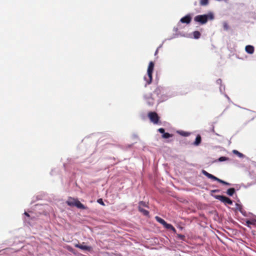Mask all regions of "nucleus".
<instances>
[{
  "instance_id": "obj_17",
  "label": "nucleus",
  "mask_w": 256,
  "mask_h": 256,
  "mask_svg": "<svg viewBox=\"0 0 256 256\" xmlns=\"http://www.w3.org/2000/svg\"><path fill=\"white\" fill-rule=\"evenodd\" d=\"M200 33L198 31H194L192 32L193 38L194 39H198L200 36Z\"/></svg>"
},
{
  "instance_id": "obj_15",
  "label": "nucleus",
  "mask_w": 256,
  "mask_h": 256,
  "mask_svg": "<svg viewBox=\"0 0 256 256\" xmlns=\"http://www.w3.org/2000/svg\"><path fill=\"white\" fill-rule=\"evenodd\" d=\"M75 206H76L78 208L84 210L86 209V207L84 206L82 204L79 200H77V202L76 203Z\"/></svg>"
},
{
  "instance_id": "obj_4",
  "label": "nucleus",
  "mask_w": 256,
  "mask_h": 256,
  "mask_svg": "<svg viewBox=\"0 0 256 256\" xmlns=\"http://www.w3.org/2000/svg\"><path fill=\"white\" fill-rule=\"evenodd\" d=\"M156 94H154V92L153 93H150L148 94H145L144 95V98L146 102V103L148 106H153L156 100V98L155 96Z\"/></svg>"
},
{
  "instance_id": "obj_13",
  "label": "nucleus",
  "mask_w": 256,
  "mask_h": 256,
  "mask_svg": "<svg viewBox=\"0 0 256 256\" xmlns=\"http://www.w3.org/2000/svg\"><path fill=\"white\" fill-rule=\"evenodd\" d=\"M201 141H202L201 136L200 134H198L196 136L195 141L194 142L193 144H194V145L196 146H198L200 144Z\"/></svg>"
},
{
  "instance_id": "obj_28",
  "label": "nucleus",
  "mask_w": 256,
  "mask_h": 256,
  "mask_svg": "<svg viewBox=\"0 0 256 256\" xmlns=\"http://www.w3.org/2000/svg\"><path fill=\"white\" fill-rule=\"evenodd\" d=\"M225 87L224 86H222V84L220 85V91L222 94L224 93V91Z\"/></svg>"
},
{
  "instance_id": "obj_14",
  "label": "nucleus",
  "mask_w": 256,
  "mask_h": 256,
  "mask_svg": "<svg viewBox=\"0 0 256 256\" xmlns=\"http://www.w3.org/2000/svg\"><path fill=\"white\" fill-rule=\"evenodd\" d=\"M177 133L180 134V136H188L190 135V133L189 132H184L182 130H178Z\"/></svg>"
},
{
  "instance_id": "obj_23",
  "label": "nucleus",
  "mask_w": 256,
  "mask_h": 256,
  "mask_svg": "<svg viewBox=\"0 0 256 256\" xmlns=\"http://www.w3.org/2000/svg\"><path fill=\"white\" fill-rule=\"evenodd\" d=\"M155 218L157 220V222H160L164 226V224L166 222V221L164 220L158 216H156Z\"/></svg>"
},
{
  "instance_id": "obj_26",
  "label": "nucleus",
  "mask_w": 256,
  "mask_h": 256,
  "mask_svg": "<svg viewBox=\"0 0 256 256\" xmlns=\"http://www.w3.org/2000/svg\"><path fill=\"white\" fill-rule=\"evenodd\" d=\"M223 28L226 30H228L229 26L226 22H223Z\"/></svg>"
},
{
  "instance_id": "obj_24",
  "label": "nucleus",
  "mask_w": 256,
  "mask_h": 256,
  "mask_svg": "<svg viewBox=\"0 0 256 256\" xmlns=\"http://www.w3.org/2000/svg\"><path fill=\"white\" fill-rule=\"evenodd\" d=\"M172 134H170L168 132H165L162 135V138H168L170 137H172Z\"/></svg>"
},
{
  "instance_id": "obj_34",
  "label": "nucleus",
  "mask_w": 256,
  "mask_h": 256,
  "mask_svg": "<svg viewBox=\"0 0 256 256\" xmlns=\"http://www.w3.org/2000/svg\"><path fill=\"white\" fill-rule=\"evenodd\" d=\"M173 30H174V32H176L178 30V28H176V27H174V29H173Z\"/></svg>"
},
{
  "instance_id": "obj_38",
  "label": "nucleus",
  "mask_w": 256,
  "mask_h": 256,
  "mask_svg": "<svg viewBox=\"0 0 256 256\" xmlns=\"http://www.w3.org/2000/svg\"><path fill=\"white\" fill-rule=\"evenodd\" d=\"M219 192V190H212V192Z\"/></svg>"
},
{
  "instance_id": "obj_11",
  "label": "nucleus",
  "mask_w": 256,
  "mask_h": 256,
  "mask_svg": "<svg viewBox=\"0 0 256 256\" xmlns=\"http://www.w3.org/2000/svg\"><path fill=\"white\" fill-rule=\"evenodd\" d=\"M77 200H78L76 199L70 198L66 201V203L70 206H75L76 203L77 202Z\"/></svg>"
},
{
  "instance_id": "obj_27",
  "label": "nucleus",
  "mask_w": 256,
  "mask_h": 256,
  "mask_svg": "<svg viewBox=\"0 0 256 256\" xmlns=\"http://www.w3.org/2000/svg\"><path fill=\"white\" fill-rule=\"evenodd\" d=\"M236 208L238 210L242 212V206L240 204H236Z\"/></svg>"
},
{
  "instance_id": "obj_25",
  "label": "nucleus",
  "mask_w": 256,
  "mask_h": 256,
  "mask_svg": "<svg viewBox=\"0 0 256 256\" xmlns=\"http://www.w3.org/2000/svg\"><path fill=\"white\" fill-rule=\"evenodd\" d=\"M147 204L146 203L143 201H140L139 202L138 207H147Z\"/></svg>"
},
{
  "instance_id": "obj_37",
  "label": "nucleus",
  "mask_w": 256,
  "mask_h": 256,
  "mask_svg": "<svg viewBox=\"0 0 256 256\" xmlns=\"http://www.w3.org/2000/svg\"><path fill=\"white\" fill-rule=\"evenodd\" d=\"M24 214L25 216H28H28H30V215H29V214H28V212H25L24 213Z\"/></svg>"
},
{
  "instance_id": "obj_30",
  "label": "nucleus",
  "mask_w": 256,
  "mask_h": 256,
  "mask_svg": "<svg viewBox=\"0 0 256 256\" xmlns=\"http://www.w3.org/2000/svg\"><path fill=\"white\" fill-rule=\"evenodd\" d=\"M178 238H180V240H184V236L182 234H178Z\"/></svg>"
},
{
  "instance_id": "obj_10",
  "label": "nucleus",
  "mask_w": 256,
  "mask_h": 256,
  "mask_svg": "<svg viewBox=\"0 0 256 256\" xmlns=\"http://www.w3.org/2000/svg\"><path fill=\"white\" fill-rule=\"evenodd\" d=\"M246 52L249 54H252L254 52V47L251 45H248L245 48Z\"/></svg>"
},
{
  "instance_id": "obj_6",
  "label": "nucleus",
  "mask_w": 256,
  "mask_h": 256,
  "mask_svg": "<svg viewBox=\"0 0 256 256\" xmlns=\"http://www.w3.org/2000/svg\"><path fill=\"white\" fill-rule=\"evenodd\" d=\"M214 198L220 201L221 202L224 203V204H228L230 205L232 204V201L228 198L221 196V195H216L214 196Z\"/></svg>"
},
{
  "instance_id": "obj_31",
  "label": "nucleus",
  "mask_w": 256,
  "mask_h": 256,
  "mask_svg": "<svg viewBox=\"0 0 256 256\" xmlns=\"http://www.w3.org/2000/svg\"><path fill=\"white\" fill-rule=\"evenodd\" d=\"M158 131L162 134L165 133V132H164V128H160L158 130Z\"/></svg>"
},
{
  "instance_id": "obj_19",
  "label": "nucleus",
  "mask_w": 256,
  "mask_h": 256,
  "mask_svg": "<svg viewBox=\"0 0 256 256\" xmlns=\"http://www.w3.org/2000/svg\"><path fill=\"white\" fill-rule=\"evenodd\" d=\"M201 6H206L208 4V0H198Z\"/></svg>"
},
{
  "instance_id": "obj_20",
  "label": "nucleus",
  "mask_w": 256,
  "mask_h": 256,
  "mask_svg": "<svg viewBox=\"0 0 256 256\" xmlns=\"http://www.w3.org/2000/svg\"><path fill=\"white\" fill-rule=\"evenodd\" d=\"M232 152L240 158H242L244 156V154H243L242 153H240L237 150H233Z\"/></svg>"
},
{
  "instance_id": "obj_16",
  "label": "nucleus",
  "mask_w": 256,
  "mask_h": 256,
  "mask_svg": "<svg viewBox=\"0 0 256 256\" xmlns=\"http://www.w3.org/2000/svg\"><path fill=\"white\" fill-rule=\"evenodd\" d=\"M236 192L234 188H228L226 191V194L229 196H232Z\"/></svg>"
},
{
  "instance_id": "obj_18",
  "label": "nucleus",
  "mask_w": 256,
  "mask_h": 256,
  "mask_svg": "<svg viewBox=\"0 0 256 256\" xmlns=\"http://www.w3.org/2000/svg\"><path fill=\"white\" fill-rule=\"evenodd\" d=\"M178 34H173V35H172V36H171V37H170V38H168L167 39L165 40L162 42V43H164V42L165 40H172V39H173V38H176L178 37ZM162 44H162L161 45H160V46L158 48V50L160 48H162Z\"/></svg>"
},
{
  "instance_id": "obj_39",
  "label": "nucleus",
  "mask_w": 256,
  "mask_h": 256,
  "mask_svg": "<svg viewBox=\"0 0 256 256\" xmlns=\"http://www.w3.org/2000/svg\"><path fill=\"white\" fill-rule=\"evenodd\" d=\"M247 224H252V222H250V220H248V221H247Z\"/></svg>"
},
{
  "instance_id": "obj_5",
  "label": "nucleus",
  "mask_w": 256,
  "mask_h": 256,
  "mask_svg": "<svg viewBox=\"0 0 256 256\" xmlns=\"http://www.w3.org/2000/svg\"><path fill=\"white\" fill-rule=\"evenodd\" d=\"M202 172L204 175L206 176L208 178L212 179L214 180H216V181H217L223 184H224V185H227V186L231 185L230 184L216 178V176H214V175L208 172L205 170H202Z\"/></svg>"
},
{
  "instance_id": "obj_7",
  "label": "nucleus",
  "mask_w": 256,
  "mask_h": 256,
  "mask_svg": "<svg viewBox=\"0 0 256 256\" xmlns=\"http://www.w3.org/2000/svg\"><path fill=\"white\" fill-rule=\"evenodd\" d=\"M148 117L150 121L152 122L154 124H158L159 120V118L156 112H150L148 114Z\"/></svg>"
},
{
  "instance_id": "obj_36",
  "label": "nucleus",
  "mask_w": 256,
  "mask_h": 256,
  "mask_svg": "<svg viewBox=\"0 0 256 256\" xmlns=\"http://www.w3.org/2000/svg\"><path fill=\"white\" fill-rule=\"evenodd\" d=\"M158 48H157L155 52L154 56H156L158 54Z\"/></svg>"
},
{
  "instance_id": "obj_35",
  "label": "nucleus",
  "mask_w": 256,
  "mask_h": 256,
  "mask_svg": "<svg viewBox=\"0 0 256 256\" xmlns=\"http://www.w3.org/2000/svg\"><path fill=\"white\" fill-rule=\"evenodd\" d=\"M224 96H226V98L228 100V101H230V98L228 95H226V94H224Z\"/></svg>"
},
{
  "instance_id": "obj_12",
  "label": "nucleus",
  "mask_w": 256,
  "mask_h": 256,
  "mask_svg": "<svg viewBox=\"0 0 256 256\" xmlns=\"http://www.w3.org/2000/svg\"><path fill=\"white\" fill-rule=\"evenodd\" d=\"M164 226L168 230H172L174 232H176V230L175 228L171 224H168L166 222L164 224Z\"/></svg>"
},
{
  "instance_id": "obj_21",
  "label": "nucleus",
  "mask_w": 256,
  "mask_h": 256,
  "mask_svg": "<svg viewBox=\"0 0 256 256\" xmlns=\"http://www.w3.org/2000/svg\"><path fill=\"white\" fill-rule=\"evenodd\" d=\"M230 158L226 156H221L219 158L218 160H216L215 162H222L224 161H227L229 160Z\"/></svg>"
},
{
  "instance_id": "obj_1",
  "label": "nucleus",
  "mask_w": 256,
  "mask_h": 256,
  "mask_svg": "<svg viewBox=\"0 0 256 256\" xmlns=\"http://www.w3.org/2000/svg\"><path fill=\"white\" fill-rule=\"evenodd\" d=\"M154 92L158 98V103L166 101L174 96V93L170 87L158 86L154 90Z\"/></svg>"
},
{
  "instance_id": "obj_8",
  "label": "nucleus",
  "mask_w": 256,
  "mask_h": 256,
  "mask_svg": "<svg viewBox=\"0 0 256 256\" xmlns=\"http://www.w3.org/2000/svg\"><path fill=\"white\" fill-rule=\"evenodd\" d=\"M192 20V16L190 14H188L180 20V22L183 24H188Z\"/></svg>"
},
{
  "instance_id": "obj_33",
  "label": "nucleus",
  "mask_w": 256,
  "mask_h": 256,
  "mask_svg": "<svg viewBox=\"0 0 256 256\" xmlns=\"http://www.w3.org/2000/svg\"><path fill=\"white\" fill-rule=\"evenodd\" d=\"M6 252H12V248H6L4 250Z\"/></svg>"
},
{
  "instance_id": "obj_2",
  "label": "nucleus",
  "mask_w": 256,
  "mask_h": 256,
  "mask_svg": "<svg viewBox=\"0 0 256 256\" xmlns=\"http://www.w3.org/2000/svg\"><path fill=\"white\" fill-rule=\"evenodd\" d=\"M214 14L212 12H210L207 14L198 15L194 18L195 22L201 24H206L208 20H212L214 19Z\"/></svg>"
},
{
  "instance_id": "obj_32",
  "label": "nucleus",
  "mask_w": 256,
  "mask_h": 256,
  "mask_svg": "<svg viewBox=\"0 0 256 256\" xmlns=\"http://www.w3.org/2000/svg\"><path fill=\"white\" fill-rule=\"evenodd\" d=\"M216 84L220 85L222 84V80L220 79H218L216 80Z\"/></svg>"
},
{
  "instance_id": "obj_9",
  "label": "nucleus",
  "mask_w": 256,
  "mask_h": 256,
  "mask_svg": "<svg viewBox=\"0 0 256 256\" xmlns=\"http://www.w3.org/2000/svg\"><path fill=\"white\" fill-rule=\"evenodd\" d=\"M74 246L77 248H79L80 250H87V251H90L92 250V247L90 246H88L86 245H82L80 244H76L74 245Z\"/></svg>"
},
{
  "instance_id": "obj_3",
  "label": "nucleus",
  "mask_w": 256,
  "mask_h": 256,
  "mask_svg": "<svg viewBox=\"0 0 256 256\" xmlns=\"http://www.w3.org/2000/svg\"><path fill=\"white\" fill-rule=\"evenodd\" d=\"M154 68V63L150 62L147 70V74L144 78V80L146 82L145 86L147 84L151 83L152 80V74Z\"/></svg>"
},
{
  "instance_id": "obj_22",
  "label": "nucleus",
  "mask_w": 256,
  "mask_h": 256,
  "mask_svg": "<svg viewBox=\"0 0 256 256\" xmlns=\"http://www.w3.org/2000/svg\"><path fill=\"white\" fill-rule=\"evenodd\" d=\"M138 210L141 212H142L144 216H147L149 214V212L148 210L144 209L142 207H138Z\"/></svg>"
},
{
  "instance_id": "obj_29",
  "label": "nucleus",
  "mask_w": 256,
  "mask_h": 256,
  "mask_svg": "<svg viewBox=\"0 0 256 256\" xmlns=\"http://www.w3.org/2000/svg\"><path fill=\"white\" fill-rule=\"evenodd\" d=\"M97 202L98 204H100L101 205H102V206L104 205V202L102 198L98 199Z\"/></svg>"
}]
</instances>
